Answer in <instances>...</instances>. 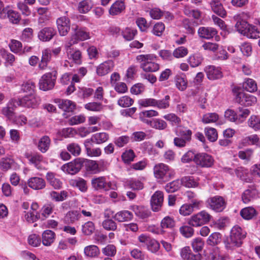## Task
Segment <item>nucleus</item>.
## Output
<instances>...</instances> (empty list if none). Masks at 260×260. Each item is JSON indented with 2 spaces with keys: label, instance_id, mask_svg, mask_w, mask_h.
I'll list each match as a JSON object with an SVG mask.
<instances>
[{
  "label": "nucleus",
  "instance_id": "f257e3e1",
  "mask_svg": "<svg viewBox=\"0 0 260 260\" xmlns=\"http://www.w3.org/2000/svg\"><path fill=\"white\" fill-rule=\"evenodd\" d=\"M246 233L239 226H234L231 232V236L228 240L225 246L228 249L240 247L242 243V239L245 237Z\"/></svg>",
  "mask_w": 260,
  "mask_h": 260
},
{
  "label": "nucleus",
  "instance_id": "f03ea898",
  "mask_svg": "<svg viewBox=\"0 0 260 260\" xmlns=\"http://www.w3.org/2000/svg\"><path fill=\"white\" fill-rule=\"evenodd\" d=\"M155 177L164 182L169 181L173 176L174 172L166 164L159 163L156 164L153 168Z\"/></svg>",
  "mask_w": 260,
  "mask_h": 260
},
{
  "label": "nucleus",
  "instance_id": "7ed1b4c3",
  "mask_svg": "<svg viewBox=\"0 0 260 260\" xmlns=\"http://www.w3.org/2000/svg\"><path fill=\"white\" fill-rule=\"evenodd\" d=\"M212 216L206 211L203 210L190 217L188 221L189 225L198 227L208 223Z\"/></svg>",
  "mask_w": 260,
  "mask_h": 260
},
{
  "label": "nucleus",
  "instance_id": "20e7f679",
  "mask_svg": "<svg viewBox=\"0 0 260 260\" xmlns=\"http://www.w3.org/2000/svg\"><path fill=\"white\" fill-rule=\"evenodd\" d=\"M136 59L140 62H143L141 64V67L145 72H156L159 69V64L151 61L153 59L152 55H140L137 56Z\"/></svg>",
  "mask_w": 260,
  "mask_h": 260
},
{
  "label": "nucleus",
  "instance_id": "39448f33",
  "mask_svg": "<svg viewBox=\"0 0 260 260\" xmlns=\"http://www.w3.org/2000/svg\"><path fill=\"white\" fill-rule=\"evenodd\" d=\"M73 33L72 34L70 40L67 43V47H71L73 45L77 43L78 41H84L89 39V33L84 29L80 28L76 25L73 26Z\"/></svg>",
  "mask_w": 260,
  "mask_h": 260
},
{
  "label": "nucleus",
  "instance_id": "423d86ee",
  "mask_svg": "<svg viewBox=\"0 0 260 260\" xmlns=\"http://www.w3.org/2000/svg\"><path fill=\"white\" fill-rule=\"evenodd\" d=\"M83 164V161L81 158H76L62 166L61 169L67 174L75 175L81 170Z\"/></svg>",
  "mask_w": 260,
  "mask_h": 260
},
{
  "label": "nucleus",
  "instance_id": "0eeeda50",
  "mask_svg": "<svg viewBox=\"0 0 260 260\" xmlns=\"http://www.w3.org/2000/svg\"><path fill=\"white\" fill-rule=\"evenodd\" d=\"M56 80L55 75L51 73H48L44 75L40 80V88L44 91L53 88L55 85Z\"/></svg>",
  "mask_w": 260,
  "mask_h": 260
},
{
  "label": "nucleus",
  "instance_id": "6e6552de",
  "mask_svg": "<svg viewBox=\"0 0 260 260\" xmlns=\"http://www.w3.org/2000/svg\"><path fill=\"white\" fill-rule=\"evenodd\" d=\"M19 106L26 108H35L37 107L40 102L39 98L36 95L30 93L24 96L22 99L17 100Z\"/></svg>",
  "mask_w": 260,
  "mask_h": 260
},
{
  "label": "nucleus",
  "instance_id": "1a4fd4ad",
  "mask_svg": "<svg viewBox=\"0 0 260 260\" xmlns=\"http://www.w3.org/2000/svg\"><path fill=\"white\" fill-rule=\"evenodd\" d=\"M235 100L240 105L245 106H251L256 102V97L244 92H238L236 94Z\"/></svg>",
  "mask_w": 260,
  "mask_h": 260
},
{
  "label": "nucleus",
  "instance_id": "9d476101",
  "mask_svg": "<svg viewBox=\"0 0 260 260\" xmlns=\"http://www.w3.org/2000/svg\"><path fill=\"white\" fill-rule=\"evenodd\" d=\"M214 161L212 156L206 153L197 154L194 160L197 165L207 168L211 167L213 165Z\"/></svg>",
  "mask_w": 260,
  "mask_h": 260
},
{
  "label": "nucleus",
  "instance_id": "9b49d317",
  "mask_svg": "<svg viewBox=\"0 0 260 260\" xmlns=\"http://www.w3.org/2000/svg\"><path fill=\"white\" fill-rule=\"evenodd\" d=\"M207 203L210 208L217 212L222 211L225 207L224 199L218 196L208 199Z\"/></svg>",
  "mask_w": 260,
  "mask_h": 260
},
{
  "label": "nucleus",
  "instance_id": "f8f14e48",
  "mask_svg": "<svg viewBox=\"0 0 260 260\" xmlns=\"http://www.w3.org/2000/svg\"><path fill=\"white\" fill-rule=\"evenodd\" d=\"M56 24L59 34L61 36H66L70 29V21L65 16L58 18L56 20Z\"/></svg>",
  "mask_w": 260,
  "mask_h": 260
},
{
  "label": "nucleus",
  "instance_id": "ddd939ff",
  "mask_svg": "<svg viewBox=\"0 0 260 260\" xmlns=\"http://www.w3.org/2000/svg\"><path fill=\"white\" fill-rule=\"evenodd\" d=\"M19 106L17 100L11 99L7 105L1 110V113L8 119H11L14 116V110Z\"/></svg>",
  "mask_w": 260,
  "mask_h": 260
},
{
  "label": "nucleus",
  "instance_id": "4468645a",
  "mask_svg": "<svg viewBox=\"0 0 260 260\" xmlns=\"http://www.w3.org/2000/svg\"><path fill=\"white\" fill-rule=\"evenodd\" d=\"M164 201V194L161 191H156L152 195L151 199L152 210L157 212L160 210Z\"/></svg>",
  "mask_w": 260,
  "mask_h": 260
},
{
  "label": "nucleus",
  "instance_id": "2eb2a0df",
  "mask_svg": "<svg viewBox=\"0 0 260 260\" xmlns=\"http://www.w3.org/2000/svg\"><path fill=\"white\" fill-rule=\"evenodd\" d=\"M92 187L95 190H108L111 188V183L107 182L105 177L93 178L91 180Z\"/></svg>",
  "mask_w": 260,
  "mask_h": 260
},
{
  "label": "nucleus",
  "instance_id": "dca6fc26",
  "mask_svg": "<svg viewBox=\"0 0 260 260\" xmlns=\"http://www.w3.org/2000/svg\"><path fill=\"white\" fill-rule=\"evenodd\" d=\"M114 67V62L112 60H108L100 64L96 68V73L99 76H103L112 71Z\"/></svg>",
  "mask_w": 260,
  "mask_h": 260
},
{
  "label": "nucleus",
  "instance_id": "f3484780",
  "mask_svg": "<svg viewBox=\"0 0 260 260\" xmlns=\"http://www.w3.org/2000/svg\"><path fill=\"white\" fill-rule=\"evenodd\" d=\"M198 34L200 38L210 40L217 34V31L213 27L202 26L198 29Z\"/></svg>",
  "mask_w": 260,
  "mask_h": 260
},
{
  "label": "nucleus",
  "instance_id": "a211bd4d",
  "mask_svg": "<svg viewBox=\"0 0 260 260\" xmlns=\"http://www.w3.org/2000/svg\"><path fill=\"white\" fill-rule=\"evenodd\" d=\"M67 43L65 47L69 59L72 60L76 64H80L82 62V54L80 50H74L71 47H67Z\"/></svg>",
  "mask_w": 260,
  "mask_h": 260
},
{
  "label": "nucleus",
  "instance_id": "6ab92c4d",
  "mask_svg": "<svg viewBox=\"0 0 260 260\" xmlns=\"http://www.w3.org/2000/svg\"><path fill=\"white\" fill-rule=\"evenodd\" d=\"M56 33V30L53 27H44L39 32L38 38L42 41L48 42L53 38Z\"/></svg>",
  "mask_w": 260,
  "mask_h": 260
},
{
  "label": "nucleus",
  "instance_id": "aec40b11",
  "mask_svg": "<svg viewBox=\"0 0 260 260\" xmlns=\"http://www.w3.org/2000/svg\"><path fill=\"white\" fill-rule=\"evenodd\" d=\"M205 72L209 80H214L222 77V73L220 69L214 66H209L206 67Z\"/></svg>",
  "mask_w": 260,
  "mask_h": 260
},
{
  "label": "nucleus",
  "instance_id": "412c9836",
  "mask_svg": "<svg viewBox=\"0 0 260 260\" xmlns=\"http://www.w3.org/2000/svg\"><path fill=\"white\" fill-rule=\"evenodd\" d=\"M258 191L254 187H250L245 190L242 194V200L245 204L249 203L256 198Z\"/></svg>",
  "mask_w": 260,
  "mask_h": 260
},
{
  "label": "nucleus",
  "instance_id": "4be33fe9",
  "mask_svg": "<svg viewBox=\"0 0 260 260\" xmlns=\"http://www.w3.org/2000/svg\"><path fill=\"white\" fill-rule=\"evenodd\" d=\"M28 185L29 187L36 189H42L45 187L46 183L45 180L39 177H32L28 180Z\"/></svg>",
  "mask_w": 260,
  "mask_h": 260
},
{
  "label": "nucleus",
  "instance_id": "5701e85b",
  "mask_svg": "<svg viewBox=\"0 0 260 260\" xmlns=\"http://www.w3.org/2000/svg\"><path fill=\"white\" fill-rule=\"evenodd\" d=\"M55 234L51 230H47L42 233V243L44 246H49L54 241Z\"/></svg>",
  "mask_w": 260,
  "mask_h": 260
},
{
  "label": "nucleus",
  "instance_id": "b1692460",
  "mask_svg": "<svg viewBox=\"0 0 260 260\" xmlns=\"http://www.w3.org/2000/svg\"><path fill=\"white\" fill-rule=\"evenodd\" d=\"M51 50L49 48H46L42 51V54L41 61L39 64V68L41 70H44L47 67L48 63L51 58Z\"/></svg>",
  "mask_w": 260,
  "mask_h": 260
},
{
  "label": "nucleus",
  "instance_id": "393cba45",
  "mask_svg": "<svg viewBox=\"0 0 260 260\" xmlns=\"http://www.w3.org/2000/svg\"><path fill=\"white\" fill-rule=\"evenodd\" d=\"M133 218V213L128 210L119 211L113 216V218L115 220L120 222L131 220Z\"/></svg>",
  "mask_w": 260,
  "mask_h": 260
},
{
  "label": "nucleus",
  "instance_id": "a878e982",
  "mask_svg": "<svg viewBox=\"0 0 260 260\" xmlns=\"http://www.w3.org/2000/svg\"><path fill=\"white\" fill-rule=\"evenodd\" d=\"M210 5L212 11L217 15L221 17L226 15V11L219 0H212L210 2Z\"/></svg>",
  "mask_w": 260,
  "mask_h": 260
},
{
  "label": "nucleus",
  "instance_id": "bb28decb",
  "mask_svg": "<svg viewBox=\"0 0 260 260\" xmlns=\"http://www.w3.org/2000/svg\"><path fill=\"white\" fill-rule=\"evenodd\" d=\"M181 256L184 260H200V255L199 254H193L188 246L183 248L181 250Z\"/></svg>",
  "mask_w": 260,
  "mask_h": 260
},
{
  "label": "nucleus",
  "instance_id": "cd10ccee",
  "mask_svg": "<svg viewBox=\"0 0 260 260\" xmlns=\"http://www.w3.org/2000/svg\"><path fill=\"white\" fill-rule=\"evenodd\" d=\"M124 9V3L122 1H117L112 5L109 12L111 15H117L121 13Z\"/></svg>",
  "mask_w": 260,
  "mask_h": 260
},
{
  "label": "nucleus",
  "instance_id": "c85d7f7f",
  "mask_svg": "<svg viewBox=\"0 0 260 260\" xmlns=\"http://www.w3.org/2000/svg\"><path fill=\"white\" fill-rule=\"evenodd\" d=\"M81 217L80 212L78 211L73 210L69 211L64 217L66 222L69 224L74 223L80 220Z\"/></svg>",
  "mask_w": 260,
  "mask_h": 260
},
{
  "label": "nucleus",
  "instance_id": "c756f323",
  "mask_svg": "<svg viewBox=\"0 0 260 260\" xmlns=\"http://www.w3.org/2000/svg\"><path fill=\"white\" fill-rule=\"evenodd\" d=\"M51 143L50 139L48 136H44L39 141L38 148L42 153H45L49 148Z\"/></svg>",
  "mask_w": 260,
  "mask_h": 260
},
{
  "label": "nucleus",
  "instance_id": "7c9ffc66",
  "mask_svg": "<svg viewBox=\"0 0 260 260\" xmlns=\"http://www.w3.org/2000/svg\"><path fill=\"white\" fill-rule=\"evenodd\" d=\"M59 108L65 112H73L76 108V104L68 100H60L58 104Z\"/></svg>",
  "mask_w": 260,
  "mask_h": 260
},
{
  "label": "nucleus",
  "instance_id": "2f4dec72",
  "mask_svg": "<svg viewBox=\"0 0 260 260\" xmlns=\"http://www.w3.org/2000/svg\"><path fill=\"white\" fill-rule=\"evenodd\" d=\"M109 139V135L106 133H99L94 134L91 138L90 141L97 144H103Z\"/></svg>",
  "mask_w": 260,
  "mask_h": 260
},
{
  "label": "nucleus",
  "instance_id": "473e14b6",
  "mask_svg": "<svg viewBox=\"0 0 260 260\" xmlns=\"http://www.w3.org/2000/svg\"><path fill=\"white\" fill-rule=\"evenodd\" d=\"M93 6L91 0H83L78 4V10L80 13H86Z\"/></svg>",
  "mask_w": 260,
  "mask_h": 260
},
{
  "label": "nucleus",
  "instance_id": "72a5a7b5",
  "mask_svg": "<svg viewBox=\"0 0 260 260\" xmlns=\"http://www.w3.org/2000/svg\"><path fill=\"white\" fill-rule=\"evenodd\" d=\"M70 183L72 186L78 188L82 192H85L87 189L86 181L83 178H79L72 179L70 181Z\"/></svg>",
  "mask_w": 260,
  "mask_h": 260
},
{
  "label": "nucleus",
  "instance_id": "f704fd0d",
  "mask_svg": "<svg viewBox=\"0 0 260 260\" xmlns=\"http://www.w3.org/2000/svg\"><path fill=\"white\" fill-rule=\"evenodd\" d=\"M133 210L136 216L141 218L145 219L150 216L151 212L142 206H134Z\"/></svg>",
  "mask_w": 260,
  "mask_h": 260
},
{
  "label": "nucleus",
  "instance_id": "c9c22d12",
  "mask_svg": "<svg viewBox=\"0 0 260 260\" xmlns=\"http://www.w3.org/2000/svg\"><path fill=\"white\" fill-rule=\"evenodd\" d=\"M177 136L183 138L187 142H190L191 139L192 132L191 130L185 127H181L175 131Z\"/></svg>",
  "mask_w": 260,
  "mask_h": 260
},
{
  "label": "nucleus",
  "instance_id": "e433bc0d",
  "mask_svg": "<svg viewBox=\"0 0 260 260\" xmlns=\"http://www.w3.org/2000/svg\"><path fill=\"white\" fill-rule=\"evenodd\" d=\"M240 215L244 219L249 220L256 215V211L252 207H246L241 210Z\"/></svg>",
  "mask_w": 260,
  "mask_h": 260
},
{
  "label": "nucleus",
  "instance_id": "4c0bfd02",
  "mask_svg": "<svg viewBox=\"0 0 260 260\" xmlns=\"http://www.w3.org/2000/svg\"><path fill=\"white\" fill-rule=\"evenodd\" d=\"M46 178L49 184L55 189H59L61 187L62 183L60 180L55 177L52 173H48Z\"/></svg>",
  "mask_w": 260,
  "mask_h": 260
},
{
  "label": "nucleus",
  "instance_id": "58836bf2",
  "mask_svg": "<svg viewBox=\"0 0 260 260\" xmlns=\"http://www.w3.org/2000/svg\"><path fill=\"white\" fill-rule=\"evenodd\" d=\"M84 252L86 256L92 257L98 256L100 252L98 246L91 245L84 248Z\"/></svg>",
  "mask_w": 260,
  "mask_h": 260
},
{
  "label": "nucleus",
  "instance_id": "ea45409f",
  "mask_svg": "<svg viewBox=\"0 0 260 260\" xmlns=\"http://www.w3.org/2000/svg\"><path fill=\"white\" fill-rule=\"evenodd\" d=\"M248 125L254 131L260 129V116L251 115L247 121Z\"/></svg>",
  "mask_w": 260,
  "mask_h": 260
},
{
  "label": "nucleus",
  "instance_id": "a19ab883",
  "mask_svg": "<svg viewBox=\"0 0 260 260\" xmlns=\"http://www.w3.org/2000/svg\"><path fill=\"white\" fill-rule=\"evenodd\" d=\"M259 32L256 26L249 24L243 35L246 36L248 38L257 39L259 37Z\"/></svg>",
  "mask_w": 260,
  "mask_h": 260
},
{
  "label": "nucleus",
  "instance_id": "79ce46f5",
  "mask_svg": "<svg viewBox=\"0 0 260 260\" xmlns=\"http://www.w3.org/2000/svg\"><path fill=\"white\" fill-rule=\"evenodd\" d=\"M203 60V56L200 54H195L189 56L188 61L191 67L200 66Z\"/></svg>",
  "mask_w": 260,
  "mask_h": 260
},
{
  "label": "nucleus",
  "instance_id": "37998d69",
  "mask_svg": "<svg viewBox=\"0 0 260 260\" xmlns=\"http://www.w3.org/2000/svg\"><path fill=\"white\" fill-rule=\"evenodd\" d=\"M175 83L176 87L181 91L184 90L187 86V80L183 75H177L175 77Z\"/></svg>",
  "mask_w": 260,
  "mask_h": 260
},
{
  "label": "nucleus",
  "instance_id": "c03bdc74",
  "mask_svg": "<svg viewBox=\"0 0 260 260\" xmlns=\"http://www.w3.org/2000/svg\"><path fill=\"white\" fill-rule=\"evenodd\" d=\"M236 19L237 22L235 24V27L239 32L243 35L249 24L238 16L237 17Z\"/></svg>",
  "mask_w": 260,
  "mask_h": 260
},
{
  "label": "nucleus",
  "instance_id": "a18cd8bd",
  "mask_svg": "<svg viewBox=\"0 0 260 260\" xmlns=\"http://www.w3.org/2000/svg\"><path fill=\"white\" fill-rule=\"evenodd\" d=\"M95 230V225L93 222L88 221L82 225V232L84 235H91Z\"/></svg>",
  "mask_w": 260,
  "mask_h": 260
},
{
  "label": "nucleus",
  "instance_id": "49530a36",
  "mask_svg": "<svg viewBox=\"0 0 260 260\" xmlns=\"http://www.w3.org/2000/svg\"><path fill=\"white\" fill-rule=\"evenodd\" d=\"M125 186L133 190H140L143 188V184L137 179H130L125 182Z\"/></svg>",
  "mask_w": 260,
  "mask_h": 260
},
{
  "label": "nucleus",
  "instance_id": "de8ad7c7",
  "mask_svg": "<svg viewBox=\"0 0 260 260\" xmlns=\"http://www.w3.org/2000/svg\"><path fill=\"white\" fill-rule=\"evenodd\" d=\"M89 143L88 140L85 142V146L86 148V153L88 156L90 157H98L102 154V151L100 148H91L88 146V143Z\"/></svg>",
  "mask_w": 260,
  "mask_h": 260
},
{
  "label": "nucleus",
  "instance_id": "09e8293b",
  "mask_svg": "<svg viewBox=\"0 0 260 260\" xmlns=\"http://www.w3.org/2000/svg\"><path fill=\"white\" fill-rule=\"evenodd\" d=\"M243 86L245 90L250 92H254L257 89V84L255 81L252 79H245Z\"/></svg>",
  "mask_w": 260,
  "mask_h": 260
},
{
  "label": "nucleus",
  "instance_id": "8fccbe9b",
  "mask_svg": "<svg viewBox=\"0 0 260 260\" xmlns=\"http://www.w3.org/2000/svg\"><path fill=\"white\" fill-rule=\"evenodd\" d=\"M103 228L107 231H115L117 230V225L112 219H106L102 222Z\"/></svg>",
  "mask_w": 260,
  "mask_h": 260
},
{
  "label": "nucleus",
  "instance_id": "3c124183",
  "mask_svg": "<svg viewBox=\"0 0 260 260\" xmlns=\"http://www.w3.org/2000/svg\"><path fill=\"white\" fill-rule=\"evenodd\" d=\"M205 133L206 136L210 141L215 142L217 140L218 135L215 128L212 127L205 128Z\"/></svg>",
  "mask_w": 260,
  "mask_h": 260
},
{
  "label": "nucleus",
  "instance_id": "603ef678",
  "mask_svg": "<svg viewBox=\"0 0 260 260\" xmlns=\"http://www.w3.org/2000/svg\"><path fill=\"white\" fill-rule=\"evenodd\" d=\"M181 182L179 180H174L165 186V189L168 192H174L177 191L181 186Z\"/></svg>",
  "mask_w": 260,
  "mask_h": 260
},
{
  "label": "nucleus",
  "instance_id": "864d4df0",
  "mask_svg": "<svg viewBox=\"0 0 260 260\" xmlns=\"http://www.w3.org/2000/svg\"><path fill=\"white\" fill-rule=\"evenodd\" d=\"M29 162L34 164L38 169H41L40 164L43 161V157L40 154H34L28 157Z\"/></svg>",
  "mask_w": 260,
  "mask_h": 260
},
{
  "label": "nucleus",
  "instance_id": "5fc2aeb1",
  "mask_svg": "<svg viewBox=\"0 0 260 260\" xmlns=\"http://www.w3.org/2000/svg\"><path fill=\"white\" fill-rule=\"evenodd\" d=\"M134 103V100L130 97L125 95L121 97L117 101L118 105L123 108L129 107Z\"/></svg>",
  "mask_w": 260,
  "mask_h": 260
},
{
  "label": "nucleus",
  "instance_id": "6e6d98bb",
  "mask_svg": "<svg viewBox=\"0 0 260 260\" xmlns=\"http://www.w3.org/2000/svg\"><path fill=\"white\" fill-rule=\"evenodd\" d=\"M218 115L215 113H209L203 115L202 121L204 123H210L216 122L218 119Z\"/></svg>",
  "mask_w": 260,
  "mask_h": 260
},
{
  "label": "nucleus",
  "instance_id": "4d7b16f0",
  "mask_svg": "<svg viewBox=\"0 0 260 260\" xmlns=\"http://www.w3.org/2000/svg\"><path fill=\"white\" fill-rule=\"evenodd\" d=\"M150 125L152 127L160 130L164 129L167 126V124L165 121L159 119H155L151 120L150 121Z\"/></svg>",
  "mask_w": 260,
  "mask_h": 260
},
{
  "label": "nucleus",
  "instance_id": "13d9d810",
  "mask_svg": "<svg viewBox=\"0 0 260 260\" xmlns=\"http://www.w3.org/2000/svg\"><path fill=\"white\" fill-rule=\"evenodd\" d=\"M84 107L89 111L99 112L103 109V106L100 103L90 102L85 104Z\"/></svg>",
  "mask_w": 260,
  "mask_h": 260
},
{
  "label": "nucleus",
  "instance_id": "bf43d9fd",
  "mask_svg": "<svg viewBox=\"0 0 260 260\" xmlns=\"http://www.w3.org/2000/svg\"><path fill=\"white\" fill-rule=\"evenodd\" d=\"M137 32V30L127 27L123 30L122 34L123 38L125 40L127 41H131L134 38Z\"/></svg>",
  "mask_w": 260,
  "mask_h": 260
},
{
  "label": "nucleus",
  "instance_id": "052dcab7",
  "mask_svg": "<svg viewBox=\"0 0 260 260\" xmlns=\"http://www.w3.org/2000/svg\"><path fill=\"white\" fill-rule=\"evenodd\" d=\"M14 160L10 158H3L0 160V168L3 171H7L11 168Z\"/></svg>",
  "mask_w": 260,
  "mask_h": 260
},
{
  "label": "nucleus",
  "instance_id": "680f3d73",
  "mask_svg": "<svg viewBox=\"0 0 260 260\" xmlns=\"http://www.w3.org/2000/svg\"><path fill=\"white\" fill-rule=\"evenodd\" d=\"M220 240V234L218 233H214L209 236L207 242L208 244L213 246L219 243Z\"/></svg>",
  "mask_w": 260,
  "mask_h": 260
},
{
  "label": "nucleus",
  "instance_id": "e2e57ef3",
  "mask_svg": "<svg viewBox=\"0 0 260 260\" xmlns=\"http://www.w3.org/2000/svg\"><path fill=\"white\" fill-rule=\"evenodd\" d=\"M175 225V221L172 217L166 216L164 217L161 222L162 228H172Z\"/></svg>",
  "mask_w": 260,
  "mask_h": 260
},
{
  "label": "nucleus",
  "instance_id": "0e129e2a",
  "mask_svg": "<svg viewBox=\"0 0 260 260\" xmlns=\"http://www.w3.org/2000/svg\"><path fill=\"white\" fill-rule=\"evenodd\" d=\"M51 199L57 202L64 201L67 197V192L61 191L60 193L56 191H52L50 193Z\"/></svg>",
  "mask_w": 260,
  "mask_h": 260
},
{
  "label": "nucleus",
  "instance_id": "69168bd1",
  "mask_svg": "<svg viewBox=\"0 0 260 260\" xmlns=\"http://www.w3.org/2000/svg\"><path fill=\"white\" fill-rule=\"evenodd\" d=\"M35 87V83L32 81L29 80L22 84L21 90L24 92L32 93V92L34 91Z\"/></svg>",
  "mask_w": 260,
  "mask_h": 260
},
{
  "label": "nucleus",
  "instance_id": "338daca9",
  "mask_svg": "<svg viewBox=\"0 0 260 260\" xmlns=\"http://www.w3.org/2000/svg\"><path fill=\"white\" fill-rule=\"evenodd\" d=\"M86 166L88 171L93 173H96L100 171L99 165L95 160H88L86 161Z\"/></svg>",
  "mask_w": 260,
  "mask_h": 260
},
{
  "label": "nucleus",
  "instance_id": "774afa93",
  "mask_svg": "<svg viewBox=\"0 0 260 260\" xmlns=\"http://www.w3.org/2000/svg\"><path fill=\"white\" fill-rule=\"evenodd\" d=\"M102 252L105 255L114 256L116 253V248L114 245L109 244L102 249Z\"/></svg>",
  "mask_w": 260,
  "mask_h": 260
}]
</instances>
